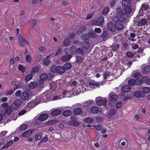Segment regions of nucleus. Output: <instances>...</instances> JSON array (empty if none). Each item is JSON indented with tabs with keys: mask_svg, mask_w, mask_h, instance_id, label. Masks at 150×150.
I'll return each mask as SVG.
<instances>
[{
	"mask_svg": "<svg viewBox=\"0 0 150 150\" xmlns=\"http://www.w3.org/2000/svg\"><path fill=\"white\" fill-rule=\"evenodd\" d=\"M116 11V15L112 17V20L115 23V29L120 31L124 28V25L122 22L125 21L126 18L125 16L121 15L122 13L120 8H117Z\"/></svg>",
	"mask_w": 150,
	"mask_h": 150,
	"instance_id": "nucleus-1",
	"label": "nucleus"
},
{
	"mask_svg": "<svg viewBox=\"0 0 150 150\" xmlns=\"http://www.w3.org/2000/svg\"><path fill=\"white\" fill-rule=\"evenodd\" d=\"M51 71L52 72H56L59 74H62L65 72L64 69L61 66L56 67L55 65L52 66Z\"/></svg>",
	"mask_w": 150,
	"mask_h": 150,
	"instance_id": "nucleus-2",
	"label": "nucleus"
},
{
	"mask_svg": "<svg viewBox=\"0 0 150 150\" xmlns=\"http://www.w3.org/2000/svg\"><path fill=\"white\" fill-rule=\"evenodd\" d=\"M2 106L4 108V112L7 115H10L12 112V109L9 105H8L7 103H4L2 104Z\"/></svg>",
	"mask_w": 150,
	"mask_h": 150,
	"instance_id": "nucleus-3",
	"label": "nucleus"
},
{
	"mask_svg": "<svg viewBox=\"0 0 150 150\" xmlns=\"http://www.w3.org/2000/svg\"><path fill=\"white\" fill-rule=\"evenodd\" d=\"M104 21L103 17H100L97 20H95L91 22L92 25L100 26L103 24Z\"/></svg>",
	"mask_w": 150,
	"mask_h": 150,
	"instance_id": "nucleus-4",
	"label": "nucleus"
},
{
	"mask_svg": "<svg viewBox=\"0 0 150 150\" xmlns=\"http://www.w3.org/2000/svg\"><path fill=\"white\" fill-rule=\"evenodd\" d=\"M22 100L20 99L16 100L11 105V108L13 109L17 110L22 103Z\"/></svg>",
	"mask_w": 150,
	"mask_h": 150,
	"instance_id": "nucleus-5",
	"label": "nucleus"
},
{
	"mask_svg": "<svg viewBox=\"0 0 150 150\" xmlns=\"http://www.w3.org/2000/svg\"><path fill=\"white\" fill-rule=\"evenodd\" d=\"M18 42L19 45L21 47H23L24 46V43L28 44V42L23 38L21 36H19L18 37Z\"/></svg>",
	"mask_w": 150,
	"mask_h": 150,
	"instance_id": "nucleus-6",
	"label": "nucleus"
},
{
	"mask_svg": "<svg viewBox=\"0 0 150 150\" xmlns=\"http://www.w3.org/2000/svg\"><path fill=\"white\" fill-rule=\"evenodd\" d=\"M120 9L121 11L122 14L121 15L125 16L124 15L130 13L132 11V9L130 7V6H128L125 7L124 10H122L120 8Z\"/></svg>",
	"mask_w": 150,
	"mask_h": 150,
	"instance_id": "nucleus-7",
	"label": "nucleus"
},
{
	"mask_svg": "<svg viewBox=\"0 0 150 150\" xmlns=\"http://www.w3.org/2000/svg\"><path fill=\"white\" fill-rule=\"evenodd\" d=\"M21 98L22 100L24 101L28 100L29 99V94L26 92H23L21 93Z\"/></svg>",
	"mask_w": 150,
	"mask_h": 150,
	"instance_id": "nucleus-8",
	"label": "nucleus"
},
{
	"mask_svg": "<svg viewBox=\"0 0 150 150\" xmlns=\"http://www.w3.org/2000/svg\"><path fill=\"white\" fill-rule=\"evenodd\" d=\"M108 29L112 32H114L115 30V25L112 22H109L108 23Z\"/></svg>",
	"mask_w": 150,
	"mask_h": 150,
	"instance_id": "nucleus-9",
	"label": "nucleus"
},
{
	"mask_svg": "<svg viewBox=\"0 0 150 150\" xmlns=\"http://www.w3.org/2000/svg\"><path fill=\"white\" fill-rule=\"evenodd\" d=\"M34 132L33 129H30L24 132L22 134V136L23 137H27L31 135Z\"/></svg>",
	"mask_w": 150,
	"mask_h": 150,
	"instance_id": "nucleus-10",
	"label": "nucleus"
},
{
	"mask_svg": "<svg viewBox=\"0 0 150 150\" xmlns=\"http://www.w3.org/2000/svg\"><path fill=\"white\" fill-rule=\"evenodd\" d=\"M72 57V55L70 54H66L63 56L62 58V60L64 62L68 61Z\"/></svg>",
	"mask_w": 150,
	"mask_h": 150,
	"instance_id": "nucleus-11",
	"label": "nucleus"
},
{
	"mask_svg": "<svg viewBox=\"0 0 150 150\" xmlns=\"http://www.w3.org/2000/svg\"><path fill=\"white\" fill-rule=\"evenodd\" d=\"M142 72L144 74H147L150 72V66H146L144 67L142 69Z\"/></svg>",
	"mask_w": 150,
	"mask_h": 150,
	"instance_id": "nucleus-12",
	"label": "nucleus"
},
{
	"mask_svg": "<svg viewBox=\"0 0 150 150\" xmlns=\"http://www.w3.org/2000/svg\"><path fill=\"white\" fill-rule=\"evenodd\" d=\"M134 96L137 98H140L143 97L144 96L143 93L141 91H137L134 93Z\"/></svg>",
	"mask_w": 150,
	"mask_h": 150,
	"instance_id": "nucleus-13",
	"label": "nucleus"
},
{
	"mask_svg": "<svg viewBox=\"0 0 150 150\" xmlns=\"http://www.w3.org/2000/svg\"><path fill=\"white\" fill-rule=\"evenodd\" d=\"M48 117V115L46 114H42L38 117V119L40 121H44Z\"/></svg>",
	"mask_w": 150,
	"mask_h": 150,
	"instance_id": "nucleus-14",
	"label": "nucleus"
},
{
	"mask_svg": "<svg viewBox=\"0 0 150 150\" xmlns=\"http://www.w3.org/2000/svg\"><path fill=\"white\" fill-rule=\"evenodd\" d=\"M121 89L122 91L126 93L130 91L131 88L129 85H125L122 87Z\"/></svg>",
	"mask_w": 150,
	"mask_h": 150,
	"instance_id": "nucleus-15",
	"label": "nucleus"
},
{
	"mask_svg": "<svg viewBox=\"0 0 150 150\" xmlns=\"http://www.w3.org/2000/svg\"><path fill=\"white\" fill-rule=\"evenodd\" d=\"M61 113V111L59 109L54 110L52 111L51 113L52 115L57 116L59 115Z\"/></svg>",
	"mask_w": 150,
	"mask_h": 150,
	"instance_id": "nucleus-16",
	"label": "nucleus"
},
{
	"mask_svg": "<svg viewBox=\"0 0 150 150\" xmlns=\"http://www.w3.org/2000/svg\"><path fill=\"white\" fill-rule=\"evenodd\" d=\"M91 112L94 114L97 113L99 112V109L97 107L93 106L91 108Z\"/></svg>",
	"mask_w": 150,
	"mask_h": 150,
	"instance_id": "nucleus-17",
	"label": "nucleus"
},
{
	"mask_svg": "<svg viewBox=\"0 0 150 150\" xmlns=\"http://www.w3.org/2000/svg\"><path fill=\"white\" fill-rule=\"evenodd\" d=\"M149 6L146 4L144 3L142 4L140 8V11L147 10L149 9Z\"/></svg>",
	"mask_w": 150,
	"mask_h": 150,
	"instance_id": "nucleus-18",
	"label": "nucleus"
},
{
	"mask_svg": "<svg viewBox=\"0 0 150 150\" xmlns=\"http://www.w3.org/2000/svg\"><path fill=\"white\" fill-rule=\"evenodd\" d=\"M82 112V110L81 108H76L73 111V113L74 115H78L81 114Z\"/></svg>",
	"mask_w": 150,
	"mask_h": 150,
	"instance_id": "nucleus-19",
	"label": "nucleus"
},
{
	"mask_svg": "<svg viewBox=\"0 0 150 150\" xmlns=\"http://www.w3.org/2000/svg\"><path fill=\"white\" fill-rule=\"evenodd\" d=\"M147 23V21L145 18H142L141 19L140 21L138 22V25H144L146 24Z\"/></svg>",
	"mask_w": 150,
	"mask_h": 150,
	"instance_id": "nucleus-20",
	"label": "nucleus"
},
{
	"mask_svg": "<svg viewBox=\"0 0 150 150\" xmlns=\"http://www.w3.org/2000/svg\"><path fill=\"white\" fill-rule=\"evenodd\" d=\"M26 21V17L25 16H22L19 21V24L21 25H23Z\"/></svg>",
	"mask_w": 150,
	"mask_h": 150,
	"instance_id": "nucleus-21",
	"label": "nucleus"
},
{
	"mask_svg": "<svg viewBox=\"0 0 150 150\" xmlns=\"http://www.w3.org/2000/svg\"><path fill=\"white\" fill-rule=\"evenodd\" d=\"M81 45L85 49H88L90 47L89 43L86 41H84L82 42Z\"/></svg>",
	"mask_w": 150,
	"mask_h": 150,
	"instance_id": "nucleus-22",
	"label": "nucleus"
},
{
	"mask_svg": "<svg viewBox=\"0 0 150 150\" xmlns=\"http://www.w3.org/2000/svg\"><path fill=\"white\" fill-rule=\"evenodd\" d=\"M88 34L90 37L96 38L97 37V34L93 31H89Z\"/></svg>",
	"mask_w": 150,
	"mask_h": 150,
	"instance_id": "nucleus-23",
	"label": "nucleus"
},
{
	"mask_svg": "<svg viewBox=\"0 0 150 150\" xmlns=\"http://www.w3.org/2000/svg\"><path fill=\"white\" fill-rule=\"evenodd\" d=\"M63 67L65 70H68L71 68L72 65L71 64L69 63H66L63 65Z\"/></svg>",
	"mask_w": 150,
	"mask_h": 150,
	"instance_id": "nucleus-24",
	"label": "nucleus"
},
{
	"mask_svg": "<svg viewBox=\"0 0 150 150\" xmlns=\"http://www.w3.org/2000/svg\"><path fill=\"white\" fill-rule=\"evenodd\" d=\"M96 103L98 105H102L105 104L106 102L103 99H99L97 100Z\"/></svg>",
	"mask_w": 150,
	"mask_h": 150,
	"instance_id": "nucleus-25",
	"label": "nucleus"
},
{
	"mask_svg": "<svg viewBox=\"0 0 150 150\" xmlns=\"http://www.w3.org/2000/svg\"><path fill=\"white\" fill-rule=\"evenodd\" d=\"M122 4L123 6L126 7L128 6H131L130 4L126 0H123L122 1Z\"/></svg>",
	"mask_w": 150,
	"mask_h": 150,
	"instance_id": "nucleus-26",
	"label": "nucleus"
},
{
	"mask_svg": "<svg viewBox=\"0 0 150 150\" xmlns=\"http://www.w3.org/2000/svg\"><path fill=\"white\" fill-rule=\"evenodd\" d=\"M28 127L27 124H23L20 126L19 129L21 131L25 130L27 129Z\"/></svg>",
	"mask_w": 150,
	"mask_h": 150,
	"instance_id": "nucleus-27",
	"label": "nucleus"
},
{
	"mask_svg": "<svg viewBox=\"0 0 150 150\" xmlns=\"http://www.w3.org/2000/svg\"><path fill=\"white\" fill-rule=\"evenodd\" d=\"M13 142L12 140H11V141L8 142V143H7L4 146H3L2 147V149H4L10 146L12 144H13Z\"/></svg>",
	"mask_w": 150,
	"mask_h": 150,
	"instance_id": "nucleus-28",
	"label": "nucleus"
},
{
	"mask_svg": "<svg viewBox=\"0 0 150 150\" xmlns=\"http://www.w3.org/2000/svg\"><path fill=\"white\" fill-rule=\"evenodd\" d=\"M128 83L131 86H134L136 84V80L134 79L129 80L128 81Z\"/></svg>",
	"mask_w": 150,
	"mask_h": 150,
	"instance_id": "nucleus-29",
	"label": "nucleus"
},
{
	"mask_svg": "<svg viewBox=\"0 0 150 150\" xmlns=\"http://www.w3.org/2000/svg\"><path fill=\"white\" fill-rule=\"evenodd\" d=\"M47 78V75L45 73L42 74L40 75V79L41 80L43 81L46 80Z\"/></svg>",
	"mask_w": 150,
	"mask_h": 150,
	"instance_id": "nucleus-30",
	"label": "nucleus"
},
{
	"mask_svg": "<svg viewBox=\"0 0 150 150\" xmlns=\"http://www.w3.org/2000/svg\"><path fill=\"white\" fill-rule=\"evenodd\" d=\"M37 86V83L34 81L30 82L29 84V87L31 89H33L35 88Z\"/></svg>",
	"mask_w": 150,
	"mask_h": 150,
	"instance_id": "nucleus-31",
	"label": "nucleus"
},
{
	"mask_svg": "<svg viewBox=\"0 0 150 150\" xmlns=\"http://www.w3.org/2000/svg\"><path fill=\"white\" fill-rule=\"evenodd\" d=\"M71 114V112L69 110H66L63 112V115L65 117L70 116Z\"/></svg>",
	"mask_w": 150,
	"mask_h": 150,
	"instance_id": "nucleus-32",
	"label": "nucleus"
},
{
	"mask_svg": "<svg viewBox=\"0 0 150 150\" xmlns=\"http://www.w3.org/2000/svg\"><path fill=\"white\" fill-rule=\"evenodd\" d=\"M84 122L87 123H91L93 122V119L92 117H88L85 118L84 120Z\"/></svg>",
	"mask_w": 150,
	"mask_h": 150,
	"instance_id": "nucleus-33",
	"label": "nucleus"
},
{
	"mask_svg": "<svg viewBox=\"0 0 150 150\" xmlns=\"http://www.w3.org/2000/svg\"><path fill=\"white\" fill-rule=\"evenodd\" d=\"M117 98V96L116 95H112L110 98V100L112 101H114L116 100Z\"/></svg>",
	"mask_w": 150,
	"mask_h": 150,
	"instance_id": "nucleus-34",
	"label": "nucleus"
},
{
	"mask_svg": "<svg viewBox=\"0 0 150 150\" xmlns=\"http://www.w3.org/2000/svg\"><path fill=\"white\" fill-rule=\"evenodd\" d=\"M135 80L136 82V84L137 85H142L143 83V81L141 79L139 78H137Z\"/></svg>",
	"mask_w": 150,
	"mask_h": 150,
	"instance_id": "nucleus-35",
	"label": "nucleus"
},
{
	"mask_svg": "<svg viewBox=\"0 0 150 150\" xmlns=\"http://www.w3.org/2000/svg\"><path fill=\"white\" fill-rule=\"evenodd\" d=\"M27 67H26L23 66L22 65L20 64L18 66V69L22 71V73L26 69Z\"/></svg>",
	"mask_w": 150,
	"mask_h": 150,
	"instance_id": "nucleus-36",
	"label": "nucleus"
},
{
	"mask_svg": "<svg viewBox=\"0 0 150 150\" xmlns=\"http://www.w3.org/2000/svg\"><path fill=\"white\" fill-rule=\"evenodd\" d=\"M75 52L76 54H83V49L80 48H79L75 50Z\"/></svg>",
	"mask_w": 150,
	"mask_h": 150,
	"instance_id": "nucleus-37",
	"label": "nucleus"
},
{
	"mask_svg": "<svg viewBox=\"0 0 150 150\" xmlns=\"http://www.w3.org/2000/svg\"><path fill=\"white\" fill-rule=\"evenodd\" d=\"M116 113V110L115 109H112L108 112V114L110 115H114Z\"/></svg>",
	"mask_w": 150,
	"mask_h": 150,
	"instance_id": "nucleus-38",
	"label": "nucleus"
},
{
	"mask_svg": "<svg viewBox=\"0 0 150 150\" xmlns=\"http://www.w3.org/2000/svg\"><path fill=\"white\" fill-rule=\"evenodd\" d=\"M143 92L145 93H148L150 92V88L145 87L142 89Z\"/></svg>",
	"mask_w": 150,
	"mask_h": 150,
	"instance_id": "nucleus-39",
	"label": "nucleus"
},
{
	"mask_svg": "<svg viewBox=\"0 0 150 150\" xmlns=\"http://www.w3.org/2000/svg\"><path fill=\"white\" fill-rule=\"evenodd\" d=\"M69 40L67 38H65L63 41V45L65 46H68L69 44Z\"/></svg>",
	"mask_w": 150,
	"mask_h": 150,
	"instance_id": "nucleus-40",
	"label": "nucleus"
},
{
	"mask_svg": "<svg viewBox=\"0 0 150 150\" xmlns=\"http://www.w3.org/2000/svg\"><path fill=\"white\" fill-rule=\"evenodd\" d=\"M143 80L144 82L150 85V79L148 77H144L143 78Z\"/></svg>",
	"mask_w": 150,
	"mask_h": 150,
	"instance_id": "nucleus-41",
	"label": "nucleus"
},
{
	"mask_svg": "<svg viewBox=\"0 0 150 150\" xmlns=\"http://www.w3.org/2000/svg\"><path fill=\"white\" fill-rule=\"evenodd\" d=\"M39 67L38 66H35L33 67L32 69V71L34 73H36L39 70Z\"/></svg>",
	"mask_w": 150,
	"mask_h": 150,
	"instance_id": "nucleus-42",
	"label": "nucleus"
},
{
	"mask_svg": "<svg viewBox=\"0 0 150 150\" xmlns=\"http://www.w3.org/2000/svg\"><path fill=\"white\" fill-rule=\"evenodd\" d=\"M32 76L33 75L32 74H28L25 77V80L27 81H29L32 79Z\"/></svg>",
	"mask_w": 150,
	"mask_h": 150,
	"instance_id": "nucleus-43",
	"label": "nucleus"
},
{
	"mask_svg": "<svg viewBox=\"0 0 150 150\" xmlns=\"http://www.w3.org/2000/svg\"><path fill=\"white\" fill-rule=\"evenodd\" d=\"M35 105V104L34 102H30L28 104L27 106L30 108H33Z\"/></svg>",
	"mask_w": 150,
	"mask_h": 150,
	"instance_id": "nucleus-44",
	"label": "nucleus"
},
{
	"mask_svg": "<svg viewBox=\"0 0 150 150\" xmlns=\"http://www.w3.org/2000/svg\"><path fill=\"white\" fill-rule=\"evenodd\" d=\"M119 45H112L111 46V47L112 48V51H115L117 50L119 47Z\"/></svg>",
	"mask_w": 150,
	"mask_h": 150,
	"instance_id": "nucleus-45",
	"label": "nucleus"
},
{
	"mask_svg": "<svg viewBox=\"0 0 150 150\" xmlns=\"http://www.w3.org/2000/svg\"><path fill=\"white\" fill-rule=\"evenodd\" d=\"M76 60L78 63H81L83 61V59L79 56H76Z\"/></svg>",
	"mask_w": 150,
	"mask_h": 150,
	"instance_id": "nucleus-46",
	"label": "nucleus"
},
{
	"mask_svg": "<svg viewBox=\"0 0 150 150\" xmlns=\"http://www.w3.org/2000/svg\"><path fill=\"white\" fill-rule=\"evenodd\" d=\"M26 61L30 63L32 62V59L31 57L29 55H27L25 58Z\"/></svg>",
	"mask_w": 150,
	"mask_h": 150,
	"instance_id": "nucleus-47",
	"label": "nucleus"
},
{
	"mask_svg": "<svg viewBox=\"0 0 150 150\" xmlns=\"http://www.w3.org/2000/svg\"><path fill=\"white\" fill-rule=\"evenodd\" d=\"M103 127V126L101 124H98L95 126V128L97 130H100Z\"/></svg>",
	"mask_w": 150,
	"mask_h": 150,
	"instance_id": "nucleus-48",
	"label": "nucleus"
},
{
	"mask_svg": "<svg viewBox=\"0 0 150 150\" xmlns=\"http://www.w3.org/2000/svg\"><path fill=\"white\" fill-rule=\"evenodd\" d=\"M49 63L50 61L48 57H46L44 59V63L45 64L47 65L49 64Z\"/></svg>",
	"mask_w": 150,
	"mask_h": 150,
	"instance_id": "nucleus-49",
	"label": "nucleus"
},
{
	"mask_svg": "<svg viewBox=\"0 0 150 150\" xmlns=\"http://www.w3.org/2000/svg\"><path fill=\"white\" fill-rule=\"evenodd\" d=\"M30 22L33 27H35L37 25V22L36 20H32L30 21Z\"/></svg>",
	"mask_w": 150,
	"mask_h": 150,
	"instance_id": "nucleus-50",
	"label": "nucleus"
},
{
	"mask_svg": "<svg viewBox=\"0 0 150 150\" xmlns=\"http://www.w3.org/2000/svg\"><path fill=\"white\" fill-rule=\"evenodd\" d=\"M109 8L108 7H106L103 9L102 11V13L103 14H106L108 13L109 11Z\"/></svg>",
	"mask_w": 150,
	"mask_h": 150,
	"instance_id": "nucleus-51",
	"label": "nucleus"
},
{
	"mask_svg": "<svg viewBox=\"0 0 150 150\" xmlns=\"http://www.w3.org/2000/svg\"><path fill=\"white\" fill-rule=\"evenodd\" d=\"M141 76V74L140 73L137 72L135 73L133 75V77L134 78H139Z\"/></svg>",
	"mask_w": 150,
	"mask_h": 150,
	"instance_id": "nucleus-52",
	"label": "nucleus"
},
{
	"mask_svg": "<svg viewBox=\"0 0 150 150\" xmlns=\"http://www.w3.org/2000/svg\"><path fill=\"white\" fill-rule=\"evenodd\" d=\"M108 33L107 32L105 31H103V33L101 35V37L103 38H105L108 36Z\"/></svg>",
	"mask_w": 150,
	"mask_h": 150,
	"instance_id": "nucleus-53",
	"label": "nucleus"
},
{
	"mask_svg": "<svg viewBox=\"0 0 150 150\" xmlns=\"http://www.w3.org/2000/svg\"><path fill=\"white\" fill-rule=\"evenodd\" d=\"M93 103V101L92 100H90L88 101L85 102V106H88L90 104H92Z\"/></svg>",
	"mask_w": 150,
	"mask_h": 150,
	"instance_id": "nucleus-54",
	"label": "nucleus"
},
{
	"mask_svg": "<svg viewBox=\"0 0 150 150\" xmlns=\"http://www.w3.org/2000/svg\"><path fill=\"white\" fill-rule=\"evenodd\" d=\"M134 54L130 52H127L126 53V55L129 58L132 57L134 55Z\"/></svg>",
	"mask_w": 150,
	"mask_h": 150,
	"instance_id": "nucleus-55",
	"label": "nucleus"
},
{
	"mask_svg": "<svg viewBox=\"0 0 150 150\" xmlns=\"http://www.w3.org/2000/svg\"><path fill=\"white\" fill-rule=\"evenodd\" d=\"M81 37L82 39L86 40L88 37V35L87 34H84L81 35Z\"/></svg>",
	"mask_w": 150,
	"mask_h": 150,
	"instance_id": "nucleus-56",
	"label": "nucleus"
},
{
	"mask_svg": "<svg viewBox=\"0 0 150 150\" xmlns=\"http://www.w3.org/2000/svg\"><path fill=\"white\" fill-rule=\"evenodd\" d=\"M13 91L12 89H9L7 91L6 94L7 95H11L13 93Z\"/></svg>",
	"mask_w": 150,
	"mask_h": 150,
	"instance_id": "nucleus-57",
	"label": "nucleus"
},
{
	"mask_svg": "<svg viewBox=\"0 0 150 150\" xmlns=\"http://www.w3.org/2000/svg\"><path fill=\"white\" fill-rule=\"evenodd\" d=\"M21 91L19 90L17 91L15 93V96L17 97L21 96Z\"/></svg>",
	"mask_w": 150,
	"mask_h": 150,
	"instance_id": "nucleus-58",
	"label": "nucleus"
},
{
	"mask_svg": "<svg viewBox=\"0 0 150 150\" xmlns=\"http://www.w3.org/2000/svg\"><path fill=\"white\" fill-rule=\"evenodd\" d=\"M48 140V138L47 137H44L40 141L41 143H42L47 142Z\"/></svg>",
	"mask_w": 150,
	"mask_h": 150,
	"instance_id": "nucleus-59",
	"label": "nucleus"
},
{
	"mask_svg": "<svg viewBox=\"0 0 150 150\" xmlns=\"http://www.w3.org/2000/svg\"><path fill=\"white\" fill-rule=\"evenodd\" d=\"M26 112V110H21L19 113L18 115L19 116L23 115L25 114Z\"/></svg>",
	"mask_w": 150,
	"mask_h": 150,
	"instance_id": "nucleus-60",
	"label": "nucleus"
},
{
	"mask_svg": "<svg viewBox=\"0 0 150 150\" xmlns=\"http://www.w3.org/2000/svg\"><path fill=\"white\" fill-rule=\"evenodd\" d=\"M103 120V118L101 117H98L96 119L97 121L99 122H100Z\"/></svg>",
	"mask_w": 150,
	"mask_h": 150,
	"instance_id": "nucleus-61",
	"label": "nucleus"
},
{
	"mask_svg": "<svg viewBox=\"0 0 150 150\" xmlns=\"http://www.w3.org/2000/svg\"><path fill=\"white\" fill-rule=\"evenodd\" d=\"M122 103L121 102H119L117 103L116 105V107L117 108H120L122 106Z\"/></svg>",
	"mask_w": 150,
	"mask_h": 150,
	"instance_id": "nucleus-62",
	"label": "nucleus"
},
{
	"mask_svg": "<svg viewBox=\"0 0 150 150\" xmlns=\"http://www.w3.org/2000/svg\"><path fill=\"white\" fill-rule=\"evenodd\" d=\"M71 119L72 121L73 122L76 121V117L75 115H72L71 117Z\"/></svg>",
	"mask_w": 150,
	"mask_h": 150,
	"instance_id": "nucleus-63",
	"label": "nucleus"
},
{
	"mask_svg": "<svg viewBox=\"0 0 150 150\" xmlns=\"http://www.w3.org/2000/svg\"><path fill=\"white\" fill-rule=\"evenodd\" d=\"M94 31L95 32L97 33H99L101 31V30L100 28H96Z\"/></svg>",
	"mask_w": 150,
	"mask_h": 150,
	"instance_id": "nucleus-64",
	"label": "nucleus"
}]
</instances>
